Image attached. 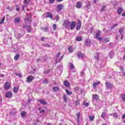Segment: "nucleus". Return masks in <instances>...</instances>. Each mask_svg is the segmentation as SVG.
Returning <instances> with one entry per match:
<instances>
[{"label":"nucleus","mask_w":125,"mask_h":125,"mask_svg":"<svg viewBox=\"0 0 125 125\" xmlns=\"http://www.w3.org/2000/svg\"><path fill=\"white\" fill-rule=\"evenodd\" d=\"M21 117L22 118H23V117L25 115H27V112H25V111H23L22 112H21Z\"/></svg>","instance_id":"34"},{"label":"nucleus","mask_w":125,"mask_h":125,"mask_svg":"<svg viewBox=\"0 0 125 125\" xmlns=\"http://www.w3.org/2000/svg\"><path fill=\"white\" fill-rule=\"evenodd\" d=\"M75 105L76 106H79L80 105V100H78L77 101H76L75 102Z\"/></svg>","instance_id":"37"},{"label":"nucleus","mask_w":125,"mask_h":125,"mask_svg":"<svg viewBox=\"0 0 125 125\" xmlns=\"http://www.w3.org/2000/svg\"><path fill=\"white\" fill-rule=\"evenodd\" d=\"M88 118H89V120L90 121H93V120H94V116H88Z\"/></svg>","instance_id":"35"},{"label":"nucleus","mask_w":125,"mask_h":125,"mask_svg":"<svg viewBox=\"0 0 125 125\" xmlns=\"http://www.w3.org/2000/svg\"><path fill=\"white\" fill-rule=\"evenodd\" d=\"M59 19V15H57L56 16V21H58Z\"/></svg>","instance_id":"53"},{"label":"nucleus","mask_w":125,"mask_h":125,"mask_svg":"<svg viewBox=\"0 0 125 125\" xmlns=\"http://www.w3.org/2000/svg\"><path fill=\"white\" fill-rule=\"evenodd\" d=\"M24 21H25L26 24H28V23H29V24H31V22L32 21L31 20H30L29 19V18H27L25 19Z\"/></svg>","instance_id":"18"},{"label":"nucleus","mask_w":125,"mask_h":125,"mask_svg":"<svg viewBox=\"0 0 125 125\" xmlns=\"http://www.w3.org/2000/svg\"><path fill=\"white\" fill-rule=\"evenodd\" d=\"M64 7L63 4H58L57 6V8L58 9V12L61 11L62 8Z\"/></svg>","instance_id":"9"},{"label":"nucleus","mask_w":125,"mask_h":125,"mask_svg":"<svg viewBox=\"0 0 125 125\" xmlns=\"http://www.w3.org/2000/svg\"><path fill=\"white\" fill-rule=\"evenodd\" d=\"M77 55L78 58H83V57H84L83 54L81 52H78Z\"/></svg>","instance_id":"11"},{"label":"nucleus","mask_w":125,"mask_h":125,"mask_svg":"<svg viewBox=\"0 0 125 125\" xmlns=\"http://www.w3.org/2000/svg\"><path fill=\"white\" fill-rule=\"evenodd\" d=\"M91 6V4L89 1H88L87 3L86 4V5L84 7V9L86 11H87L90 8Z\"/></svg>","instance_id":"6"},{"label":"nucleus","mask_w":125,"mask_h":125,"mask_svg":"<svg viewBox=\"0 0 125 125\" xmlns=\"http://www.w3.org/2000/svg\"><path fill=\"white\" fill-rule=\"evenodd\" d=\"M43 83H47V80L46 79H45L43 81Z\"/></svg>","instance_id":"57"},{"label":"nucleus","mask_w":125,"mask_h":125,"mask_svg":"<svg viewBox=\"0 0 125 125\" xmlns=\"http://www.w3.org/2000/svg\"><path fill=\"white\" fill-rule=\"evenodd\" d=\"M97 39L98 40V41H99V42H101V41H102V38H99V37H98V38H97Z\"/></svg>","instance_id":"54"},{"label":"nucleus","mask_w":125,"mask_h":125,"mask_svg":"<svg viewBox=\"0 0 125 125\" xmlns=\"http://www.w3.org/2000/svg\"><path fill=\"white\" fill-rule=\"evenodd\" d=\"M88 105H89V104L88 103H86L84 104V105L85 107H88Z\"/></svg>","instance_id":"52"},{"label":"nucleus","mask_w":125,"mask_h":125,"mask_svg":"<svg viewBox=\"0 0 125 125\" xmlns=\"http://www.w3.org/2000/svg\"><path fill=\"white\" fill-rule=\"evenodd\" d=\"M20 57V55L19 54H17L14 58V59L15 60H18L19 59V58Z\"/></svg>","instance_id":"30"},{"label":"nucleus","mask_w":125,"mask_h":125,"mask_svg":"<svg viewBox=\"0 0 125 125\" xmlns=\"http://www.w3.org/2000/svg\"><path fill=\"white\" fill-rule=\"evenodd\" d=\"M77 124L78 125H80V118L81 117V113L80 112H78L77 114Z\"/></svg>","instance_id":"13"},{"label":"nucleus","mask_w":125,"mask_h":125,"mask_svg":"<svg viewBox=\"0 0 125 125\" xmlns=\"http://www.w3.org/2000/svg\"><path fill=\"white\" fill-rule=\"evenodd\" d=\"M116 39L117 40H119V35H116Z\"/></svg>","instance_id":"64"},{"label":"nucleus","mask_w":125,"mask_h":125,"mask_svg":"<svg viewBox=\"0 0 125 125\" xmlns=\"http://www.w3.org/2000/svg\"><path fill=\"white\" fill-rule=\"evenodd\" d=\"M74 90H76V91H78V90H79V88L78 87H75Z\"/></svg>","instance_id":"60"},{"label":"nucleus","mask_w":125,"mask_h":125,"mask_svg":"<svg viewBox=\"0 0 125 125\" xmlns=\"http://www.w3.org/2000/svg\"><path fill=\"white\" fill-rule=\"evenodd\" d=\"M22 28L23 29H26L28 33H31L32 32V26L31 25H23Z\"/></svg>","instance_id":"2"},{"label":"nucleus","mask_w":125,"mask_h":125,"mask_svg":"<svg viewBox=\"0 0 125 125\" xmlns=\"http://www.w3.org/2000/svg\"><path fill=\"white\" fill-rule=\"evenodd\" d=\"M105 86L106 87V89H111L113 88V84L109 82L105 83Z\"/></svg>","instance_id":"3"},{"label":"nucleus","mask_w":125,"mask_h":125,"mask_svg":"<svg viewBox=\"0 0 125 125\" xmlns=\"http://www.w3.org/2000/svg\"><path fill=\"white\" fill-rule=\"evenodd\" d=\"M84 44L85 45H86V46H90V45H91V42L90 40L88 39H86L85 40Z\"/></svg>","instance_id":"4"},{"label":"nucleus","mask_w":125,"mask_h":125,"mask_svg":"<svg viewBox=\"0 0 125 125\" xmlns=\"http://www.w3.org/2000/svg\"><path fill=\"white\" fill-rule=\"evenodd\" d=\"M56 27H57V25H56V24H55V23H54L53 24V27L54 30H56Z\"/></svg>","instance_id":"49"},{"label":"nucleus","mask_w":125,"mask_h":125,"mask_svg":"<svg viewBox=\"0 0 125 125\" xmlns=\"http://www.w3.org/2000/svg\"><path fill=\"white\" fill-rule=\"evenodd\" d=\"M93 30H94V28H93V27H91L90 29V33L92 34V33H93Z\"/></svg>","instance_id":"48"},{"label":"nucleus","mask_w":125,"mask_h":125,"mask_svg":"<svg viewBox=\"0 0 125 125\" xmlns=\"http://www.w3.org/2000/svg\"><path fill=\"white\" fill-rule=\"evenodd\" d=\"M58 69H59V70H62V65H59L57 67Z\"/></svg>","instance_id":"51"},{"label":"nucleus","mask_w":125,"mask_h":125,"mask_svg":"<svg viewBox=\"0 0 125 125\" xmlns=\"http://www.w3.org/2000/svg\"><path fill=\"white\" fill-rule=\"evenodd\" d=\"M109 56L110 58H111L112 59V58H113V57H114V52L111 51L110 52V53H109Z\"/></svg>","instance_id":"23"},{"label":"nucleus","mask_w":125,"mask_h":125,"mask_svg":"<svg viewBox=\"0 0 125 125\" xmlns=\"http://www.w3.org/2000/svg\"><path fill=\"white\" fill-rule=\"evenodd\" d=\"M33 80H34V76L32 75H29L27 77L26 82L31 83V82H32V81H33Z\"/></svg>","instance_id":"5"},{"label":"nucleus","mask_w":125,"mask_h":125,"mask_svg":"<svg viewBox=\"0 0 125 125\" xmlns=\"http://www.w3.org/2000/svg\"><path fill=\"white\" fill-rule=\"evenodd\" d=\"M105 8H106V6H105V5H103V6H102L101 11H105Z\"/></svg>","instance_id":"40"},{"label":"nucleus","mask_w":125,"mask_h":125,"mask_svg":"<svg viewBox=\"0 0 125 125\" xmlns=\"http://www.w3.org/2000/svg\"><path fill=\"white\" fill-rule=\"evenodd\" d=\"M121 40H124V34H122L121 35Z\"/></svg>","instance_id":"59"},{"label":"nucleus","mask_w":125,"mask_h":125,"mask_svg":"<svg viewBox=\"0 0 125 125\" xmlns=\"http://www.w3.org/2000/svg\"><path fill=\"white\" fill-rule=\"evenodd\" d=\"M68 51L70 53H72L73 52V48H72V46H70L69 48H68Z\"/></svg>","instance_id":"43"},{"label":"nucleus","mask_w":125,"mask_h":125,"mask_svg":"<svg viewBox=\"0 0 125 125\" xmlns=\"http://www.w3.org/2000/svg\"><path fill=\"white\" fill-rule=\"evenodd\" d=\"M81 28H82L81 26L77 25V26H76L77 31H79V30H81Z\"/></svg>","instance_id":"46"},{"label":"nucleus","mask_w":125,"mask_h":125,"mask_svg":"<svg viewBox=\"0 0 125 125\" xmlns=\"http://www.w3.org/2000/svg\"><path fill=\"white\" fill-rule=\"evenodd\" d=\"M67 97H68V95H67L66 94L63 95V101L65 103H67V102H68V100L67 99Z\"/></svg>","instance_id":"21"},{"label":"nucleus","mask_w":125,"mask_h":125,"mask_svg":"<svg viewBox=\"0 0 125 125\" xmlns=\"http://www.w3.org/2000/svg\"><path fill=\"white\" fill-rule=\"evenodd\" d=\"M21 34H18V37H17V39H20V38H21Z\"/></svg>","instance_id":"55"},{"label":"nucleus","mask_w":125,"mask_h":125,"mask_svg":"<svg viewBox=\"0 0 125 125\" xmlns=\"http://www.w3.org/2000/svg\"><path fill=\"white\" fill-rule=\"evenodd\" d=\"M92 97H93L92 102H94L95 100H98V98H99V97L98 96V95L96 94H93L92 95Z\"/></svg>","instance_id":"12"},{"label":"nucleus","mask_w":125,"mask_h":125,"mask_svg":"<svg viewBox=\"0 0 125 125\" xmlns=\"http://www.w3.org/2000/svg\"><path fill=\"white\" fill-rule=\"evenodd\" d=\"M63 84L66 87H70V83H69V81H68L67 80H65L63 82Z\"/></svg>","instance_id":"10"},{"label":"nucleus","mask_w":125,"mask_h":125,"mask_svg":"<svg viewBox=\"0 0 125 125\" xmlns=\"http://www.w3.org/2000/svg\"><path fill=\"white\" fill-rule=\"evenodd\" d=\"M49 29V28L48 27H45V28H44V27H42L41 28V30H42L43 31H44V32L48 31Z\"/></svg>","instance_id":"29"},{"label":"nucleus","mask_w":125,"mask_h":125,"mask_svg":"<svg viewBox=\"0 0 125 125\" xmlns=\"http://www.w3.org/2000/svg\"><path fill=\"white\" fill-rule=\"evenodd\" d=\"M12 96H13L12 92L10 91L7 92L5 93V97H6V98H11Z\"/></svg>","instance_id":"8"},{"label":"nucleus","mask_w":125,"mask_h":125,"mask_svg":"<svg viewBox=\"0 0 125 125\" xmlns=\"http://www.w3.org/2000/svg\"><path fill=\"white\" fill-rule=\"evenodd\" d=\"M62 59H63V56H62L60 57V58L58 59H56V63H58V62H60V61H61V60H62Z\"/></svg>","instance_id":"24"},{"label":"nucleus","mask_w":125,"mask_h":125,"mask_svg":"<svg viewBox=\"0 0 125 125\" xmlns=\"http://www.w3.org/2000/svg\"><path fill=\"white\" fill-rule=\"evenodd\" d=\"M31 101H32V100H31V99H28L27 101V103H30Z\"/></svg>","instance_id":"58"},{"label":"nucleus","mask_w":125,"mask_h":125,"mask_svg":"<svg viewBox=\"0 0 125 125\" xmlns=\"http://www.w3.org/2000/svg\"><path fill=\"white\" fill-rule=\"evenodd\" d=\"M70 69H71V70H73V69H75V66L74 65V64H73V63L72 62H70Z\"/></svg>","instance_id":"27"},{"label":"nucleus","mask_w":125,"mask_h":125,"mask_svg":"<svg viewBox=\"0 0 125 125\" xmlns=\"http://www.w3.org/2000/svg\"><path fill=\"white\" fill-rule=\"evenodd\" d=\"M3 87L5 90H8V89L11 87V85L9 84V82H6L5 83Z\"/></svg>","instance_id":"1"},{"label":"nucleus","mask_w":125,"mask_h":125,"mask_svg":"<svg viewBox=\"0 0 125 125\" xmlns=\"http://www.w3.org/2000/svg\"><path fill=\"white\" fill-rule=\"evenodd\" d=\"M23 3L25 4V5H29V1L27 0H24L23 1Z\"/></svg>","instance_id":"41"},{"label":"nucleus","mask_w":125,"mask_h":125,"mask_svg":"<svg viewBox=\"0 0 125 125\" xmlns=\"http://www.w3.org/2000/svg\"><path fill=\"white\" fill-rule=\"evenodd\" d=\"M77 25V23L74 21H72L70 25V30H73L75 28V27Z\"/></svg>","instance_id":"7"},{"label":"nucleus","mask_w":125,"mask_h":125,"mask_svg":"<svg viewBox=\"0 0 125 125\" xmlns=\"http://www.w3.org/2000/svg\"><path fill=\"white\" fill-rule=\"evenodd\" d=\"M55 0H49V2L50 3H53V2H54V1Z\"/></svg>","instance_id":"56"},{"label":"nucleus","mask_w":125,"mask_h":125,"mask_svg":"<svg viewBox=\"0 0 125 125\" xmlns=\"http://www.w3.org/2000/svg\"><path fill=\"white\" fill-rule=\"evenodd\" d=\"M106 116V113L105 112H103L102 113V115L101 116V118H102V119H104V118H105V116Z\"/></svg>","instance_id":"38"},{"label":"nucleus","mask_w":125,"mask_h":125,"mask_svg":"<svg viewBox=\"0 0 125 125\" xmlns=\"http://www.w3.org/2000/svg\"><path fill=\"white\" fill-rule=\"evenodd\" d=\"M83 39L82 38V37L79 36L76 38V41L77 42H81L82 41Z\"/></svg>","instance_id":"32"},{"label":"nucleus","mask_w":125,"mask_h":125,"mask_svg":"<svg viewBox=\"0 0 125 125\" xmlns=\"http://www.w3.org/2000/svg\"><path fill=\"white\" fill-rule=\"evenodd\" d=\"M52 89L54 92H58L60 89H59V87L58 86H55L52 88Z\"/></svg>","instance_id":"16"},{"label":"nucleus","mask_w":125,"mask_h":125,"mask_svg":"<svg viewBox=\"0 0 125 125\" xmlns=\"http://www.w3.org/2000/svg\"><path fill=\"white\" fill-rule=\"evenodd\" d=\"M41 41H42V42H44V38H43V37L41 38Z\"/></svg>","instance_id":"63"},{"label":"nucleus","mask_w":125,"mask_h":125,"mask_svg":"<svg viewBox=\"0 0 125 125\" xmlns=\"http://www.w3.org/2000/svg\"><path fill=\"white\" fill-rule=\"evenodd\" d=\"M101 35V31L100 30L98 31L96 34V38L97 39V38H99Z\"/></svg>","instance_id":"22"},{"label":"nucleus","mask_w":125,"mask_h":125,"mask_svg":"<svg viewBox=\"0 0 125 125\" xmlns=\"http://www.w3.org/2000/svg\"><path fill=\"white\" fill-rule=\"evenodd\" d=\"M19 91V87H14L13 88V91L15 93H17Z\"/></svg>","instance_id":"19"},{"label":"nucleus","mask_w":125,"mask_h":125,"mask_svg":"<svg viewBox=\"0 0 125 125\" xmlns=\"http://www.w3.org/2000/svg\"><path fill=\"white\" fill-rule=\"evenodd\" d=\"M53 16H52V14L50 12H47L46 16L45 17V18H52Z\"/></svg>","instance_id":"15"},{"label":"nucleus","mask_w":125,"mask_h":125,"mask_svg":"<svg viewBox=\"0 0 125 125\" xmlns=\"http://www.w3.org/2000/svg\"><path fill=\"white\" fill-rule=\"evenodd\" d=\"M39 102L40 103H41V104H42V105H47V103H46V102H45V101L44 100L40 99L39 100Z\"/></svg>","instance_id":"14"},{"label":"nucleus","mask_w":125,"mask_h":125,"mask_svg":"<svg viewBox=\"0 0 125 125\" xmlns=\"http://www.w3.org/2000/svg\"><path fill=\"white\" fill-rule=\"evenodd\" d=\"M5 19V18L3 17L1 21H0V24H3L4 23Z\"/></svg>","instance_id":"42"},{"label":"nucleus","mask_w":125,"mask_h":125,"mask_svg":"<svg viewBox=\"0 0 125 125\" xmlns=\"http://www.w3.org/2000/svg\"><path fill=\"white\" fill-rule=\"evenodd\" d=\"M43 46H45V47H50V45L49 44H43Z\"/></svg>","instance_id":"47"},{"label":"nucleus","mask_w":125,"mask_h":125,"mask_svg":"<svg viewBox=\"0 0 125 125\" xmlns=\"http://www.w3.org/2000/svg\"><path fill=\"white\" fill-rule=\"evenodd\" d=\"M60 57V52H59L56 55V59H58V58Z\"/></svg>","instance_id":"50"},{"label":"nucleus","mask_w":125,"mask_h":125,"mask_svg":"<svg viewBox=\"0 0 125 125\" xmlns=\"http://www.w3.org/2000/svg\"><path fill=\"white\" fill-rule=\"evenodd\" d=\"M110 42V40L107 38H105L104 39V42L105 43H107V42Z\"/></svg>","instance_id":"31"},{"label":"nucleus","mask_w":125,"mask_h":125,"mask_svg":"<svg viewBox=\"0 0 125 125\" xmlns=\"http://www.w3.org/2000/svg\"><path fill=\"white\" fill-rule=\"evenodd\" d=\"M77 26H82V21L79 20L77 23Z\"/></svg>","instance_id":"44"},{"label":"nucleus","mask_w":125,"mask_h":125,"mask_svg":"<svg viewBox=\"0 0 125 125\" xmlns=\"http://www.w3.org/2000/svg\"><path fill=\"white\" fill-rule=\"evenodd\" d=\"M64 23H65V25H66L65 26L66 29H68V26H69V25H71V23L70 22V21H68V22L65 21Z\"/></svg>","instance_id":"33"},{"label":"nucleus","mask_w":125,"mask_h":125,"mask_svg":"<svg viewBox=\"0 0 125 125\" xmlns=\"http://www.w3.org/2000/svg\"><path fill=\"white\" fill-rule=\"evenodd\" d=\"M76 7L77 8H81L82 7V2L81 1H78L76 4Z\"/></svg>","instance_id":"20"},{"label":"nucleus","mask_w":125,"mask_h":125,"mask_svg":"<svg viewBox=\"0 0 125 125\" xmlns=\"http://www.w3.org/2000/svg\"><path fill=\"white\" fill-rule=\"evenodd\" d=\"M66 93L68 94V95H71L72 94V92L69 91L68 89L65 90Z\"/></svg>","instance_id":"39"},{"label":"nucleus","mask_w":125,"mask_h":125,"mask_svg":"<svg viewBox=\"0 0 125 125\" xmlns=\"http://www.w3.org/2000/svg\"><path fill=\"white\" fill-rule=\"evenodd\" d=\"M122 119H125V114H123V115L122 116Z\"/></svg>","instance_id":"62"},{"label":"nucleus","mask_w":125,"mask_h":125,"mask_svg":"<svg viewBox=\"0 0 125 125\" xmlns=\"http://www.w3.org/2000/svg\"><path fill=\"white\" fill-rule=\"evenodd\" d=\"M16 11H20V8H19V7H17L16 8Z\"/></svg>","instance_id":"61"},{"label":"nucleus","mask_w":125,"mask_h":125,"mask_svg":"<svg viewBox=\"0 0 125 125\" xmlns=\"http://www.w3.org/2000/svg\"><path fill=\"white\" fill-rule=\"evenodd\" d=\"M121 99H122L124 102H125V94H121Z\"/></svg>","instance_id":"25"},{"label":"nucleus","mask_w":125,"mask_h":125,"mask_svg":"<svg viewBox=\"0 0 125 125\" xmlns=\"http://www.w3.org/2000/svg\"><path fill=\"white\" fill-rule=\"evenodd\" d=\"M15 21L17 23H19V22H20V19H19V18H17L15 19Z\"/></svg>","instance_id":"45"},{"label":"nucleus","mask_w":125,"mask_h":125,"mask_svg":"<svg viewBox=\"0 0 125 125\" xmlns=\"http://www.w3.org/2000/svg\"><path fill=\"white\" fill-rule=\"evenodd\" d=\"M100 83V82H97L93 84V86L94 88H95L96 86L98 85Z\"/></svg>","instance_id":"26"},{"label":"nucleus","mask_w":125,"mask_h":125,"mask_svg":"<svg viewBox=\"0 0 125 125\" xmlns=\"http://www.w3.org/2000/svg\"><path fill=\"white\" fill-rule=\"evenodd\" d=\"M123 11H124V9H123V8L120 7L117 9V12L119 15L122 14Z\"/></svg>","instance_id":"17"},{"label":"nucleus","mask_w":125,"mask_h":125,"mask_svg":"<svg viewBox=\"0 0 125 125\" xmlns=\"http://www.w3.org/2000/svg\"><path fill=\"white\" fill-rule=\"evenodd\" d=\"M119 32L120 35H124V34H123V33H124V29L120 28L119 30Z\"/></svg>","instance_id":"36"},{"label":"nucleus","mask_w":125,"mask_h":125,"mask_svg":"<svg viewBox=\"0 0 125 125\" xmlns=\"http://www.w3.org/2000/svg\"><path fill=\"white\" fill-rule=\"evenodd\" d=\"M95 59L98 61V60H99V53H97L95 56Z\"/></svg>","instance_id":"28"}]
</instances>
